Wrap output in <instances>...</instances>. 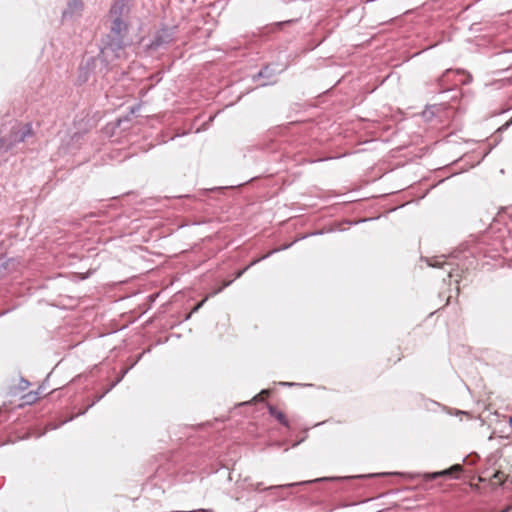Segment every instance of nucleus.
<instances>
[{
    "label": "nucleus",
    "mask_w": 512,
    "mask_h": 512,
    "mask_svg": "<svg viewBox=\"0 0 512 512\" xmlns=\"http://www.w3.org/2000/svg\"><path fill=\"white\" fill-rule=\"evenodd\" d=\"M329 479H330V478L322 477V478L316 479L315 481H326V480H329Z\"/></svg>",
    "instance_id": "obj_21"
},
{
    "label": "nucleus",
    "mask_w": 512,
    "mask_h": 512,
    "mask_svg": "<svg viewBox=\"0 0 512 512\" xmlns=\"http://www.w3.org/2000/svg\"><path fill=\"white\" fill-rule=\"evenodd\" d=\"M205 299L202 300L195 308H194V311L198 310L204 303Z\"/></svg>",
    "instance_id": "obj_18"
},
{
    "label": "nucleus",
    "mask_w": 512,
    "mask_h": 512,
    "mask_svg": "<svg viewBox=\"0 0 512 512\" xmlns=\"http://www.w3.org/2000/svg\"><path fill=\"white\" fill-rule=\"evenodd\" d=\"M24 398L26 399V403H32V402L36 401L38 397H37V393H35L33 395L30 393V394L26 395Z\"/></svg>",
    "instance_id": "obj_13"
},
{
    "label": "nucleus",
    "mask_w": 512,
    "mask_h": 512,
    "mask_svg": "<svg viewBox=\"0 0 512 512\" xmlns=\"http://www.w3.org/2000/svg\"><path fill=\"white\" fill-rule=\"evenodd\" d=\"M281 384L284 385V386H292V385H294L293 383H289V382H283Z\"/></svg>",
    "instance_id": "obj_20"
},
{
    "label": "nucleus",
    "mask_w": 512,
    "mask_h": 512,
    "mask_svg": "<svg viewBox=\"0 0 512 512\" xmlns=\"http://www.w3.org/2000/svg\"><path fill=\"white\" fill-rule=\"evenodd\" d=\"M177 38V26H163L157 30L151 42L146 45L148 50L157 51L159 49H166Z\"/></svg>",
    "instance_id": "obj_2"
},
{
    "label": "nucleus",
    "mask_w": 512,
    "mask_h": 512,
    "mask_svg": "<svg viewBox=\"0 0 512 512\" xmlns=\"http://www.w3.org/2000/svg\"><path fill=\"white\" fill-rule=\"evenodd\" d=\"M453 269L451 268L449 271H448V277H453Z\"/></svg>",
    "instance_id": "obj_19"
},
{
    "label": "nucleus",
    "mask_w": 512,
    "mask_h": 512,
    "mask_svg": "<svg viewBox=\"0 0 512 512\" xmlns=\"http://www.w3.org/2000/svg\"><path fill=\"white\" fill-rule=\"evenodd\" d=\"M306 483H308V482L304 481V482H298V483H290L287 485H275V486L266 487V488H264V490L279 489V488H284V487H293V486H297V485H303Z\"/></svg>",
    "instance_id": "obj_12"
},
{
    "label": "nucleus",
    "mask_w": 512,
    "mask_h": 512,
    "mask_svg": "<svg viewBox=\"0 0 512 512\" xmlns=\"http://www.w3.org/2000/svg\"><path fill=\"white\" fill-rule=\"evenodd\" d=\"M83 8L82 0H70L67 8L63 11V19L72 18L75 15H79Z\"/></svg>",
    "instance_id": "obj_5"
},
{
    "label": "nucleus",
    "mask_w": 512,
    "mask_h": 512,
    "mask_svg": "<svg viewBox=\"0 0 512 512\" xmlns=\"http://www.w3.org/2000/svg\"><path fill=\"white\" fill-rule=\"evenodd\" d=\"M232 281L225 282L222 287H220L217 291L214 292V294L221 292L224 288L228 287Z\"/></svg>",
    "instance_id": "obj_17"
},
{
    "label": "nucleus",
    "mask_w": 512,
    "mask_h": 512,
    "mask_svg": "<svg viewBox=\"0 0 512 512\" xmlns=\"http://www.w3.org/2000/svg\"><path fill=\"white\" fill-rule=\"evenodd\" d=\"M509 425H510V427L512 428V416H511V417H510V419H509Z\"/></svg>",
    "instance_id": "obj_22"
},
{
    "label": "nucleus",
    "mask_w": 512,
    "mask_h": 512,
    "mask_svg": "<svg viewBox=\"0 0 512 512\" xmlns=\"http://www.w3.org/2000/svg\"><path fill=\"white\" fill-rule=\"evenodd\" d=\"M472 81V76L462 69H446L445 72L438 79V92L443 93L446 91L454 90L460 85L469 84Z\"/></svg>",
    "instance_id": "obj_1"
},
{
    "label": "nucleus",
    "mask_w": 512,
    "mask_h": 512,
    "mask_svg": "<svg viewBox=\"0 0 512 512\" xmlns=\"http://www.w3.org/2000/svg\"><path fill=\"white\" fill-rule=\"evenodd\" d=\"M269 72H270V68L268 66L264 67L259 73H258V77H266L269 75Z\"/></svg>",
    "instance_id": "obj_14"
},
{
    "label": "nucleus",
    "mask_w": 512,
    "mask_h": 512,
    "mask_svg": "<svg viewBox=\"0 0 512 512\" xmlns=\"http://www.w3.org/2000/svg\"><path fill=\"white\" fill-rule=\"evenodd\" d=\"M128 11V8H127V5L125 4V2L123 0H119V1H116L111 9H110V16L113 18V19H117V18H120L122 19V16L124 14H126Z\"/></svg>",
    "instance_id": "obj_9"
},
{
    "label": "nucleus",
    "mask_w": 512,
    "mask_h": 512,
    "mask_svg": "<svg viewBox=\"0 0 512 512\" xmlns=\"http://www.w3.org/2000/svg\"><path fill=\"white\" fill-rule=\"evenodd\" d=\"M426 261L427 264L432 267H444L445 265H452L451 263L446 262V257L444 255L428 258Z\"/></svg>",
    "instance_id": "obj_11"
},
{
    "label": "nucleus",
    "mask_w": 512,
    "mask_h": 512,
    "mask_svg": "<svg viewBox=\"0 0 512 512\" xmlns=\"http://www.w3.org/2000/svg\"><path fill=\"white\" fill-rule=\"evenodd\" d=\"M124 38L107 35V40L101 49V55L105 61L121 58L124 53Z\"/></svg>",
    "instance_id": "obj_4"
},
{
    "label": "nucleus",
    "mask_w": 512,
    "mask_h": 512,
    "mask_svg": "<svg viewBox=\"0 0 512 512\" xmlns=\"http://www.w3.org/2000/svg\"><path fill=\"white\" fill-rule=\"evenodd\" d=\"M292 246V243L290 244H286L280 248H277V249H273L271 250L270 252H268L266 255L260 257V258H257V259H254L249 265H247L246 267H244L243 269L239 270L236 275H235V278H240L250 267L254 266L255 264H257L258 262L268 258L269 256H271L273 253L275 252H278V251H281V250H285V249H288L289 247Z\"/></svg>",
    "instance_id": "obj_7"
},
{
    "label": "nucleus",
    "mask_w": 512,
    "mask_h": 512,
    "mask_svg": "<svg viewBox=\"0 0 512 512\" xmlns=\"http://www.w3.org/2000/svg\"><path fill=\"white\" fill-rule=\"evenodd\" d=\"M261 486H262V483L261 482H257V483L250 484L249 487L253 491H260L261 490Z\"/></svg>",
    "instance_id": "obj_15"
},
{
    "label": "nucleus",
    "mask_w": 512,
    "mask_h": 512,
    "mask_svg": "<svg viewBox=\"0 0 512 512\" xmlns=\"http://www.w3.org/2000/svg\"><path fill=\"white\" fill-rule=\"evenodd\" d=\"M128 30L127 23H125L122 19L117 18L112 20L111 30L108 35L112 36H120L122 38L125 37Z\"/></svg>",
    "instance_id": "obj_6"
},
{
    "label": "nucleus",
    "mask_w": 512,
    "mask_h": 512,
    "mask_svg": "<svg viewBox=\"0 0 512 512\" xmlns=\"http://www.w3.org/2000/svg\"><path fill=\"white\" fill-rule=\"evenodd\" d=\"M268 394H269V392H268L267 390H262V391L260 392V394H259V395H257V396L255 397V399H258V398H259L260 400H262V399H263V397H264V396H267Z\"/></svg>",
    "instance_id": "obj_16"
},
{
    "label": "nucleus",
    "mask_w": 512,
    "mask_h": 512,
    "mask_svg": "<svg viewBox=\"0 0 512 512\" xmlns=\"http://www.w3.org/2000/svg\"><path fill=\"white\" fill-rule=\"evenodd\" d=\"M33 135L32 125L27 123L23 126L15 125L10 130L8 138H0V146L5 150L12 149L16 144L24 142L27 138Z\"/></svg>",
    "instance_id": "obj_3"
},
{
    "label": "nucleus",
    "mask_w": 512,
    "mask_h": 512,
    "mask_svg": "<svg viewBox=\"0 0 512 512\" xmlns=\"http://www.w3.org/2000/svg\"><path fill=\"white\" fill-rule=\"evenodd\" d=\"M268 411H269V414L272 417H274L275 419H277V421H279L282 425H284L286 427L289 426V422L283 412L279 411L276 407H274L272 405L268 406Z\"/></svg>",
    "instance_id": "obj_10"
},
{
    "label": "nucleus",
    "mask_w": 512,
    "mask_h": 512,
    "mask_svg": "<svg viewBox=\"0 0 512 512\" xmlns=\"http://www.w3.org/2000/svg\"><path fill=\"white\" fill-rule=\"evenodd\" d=\"M462 471V466L460 464L453 465L449 469H445L442 471L426 474L425 477L427 480L436 479L439 477H447L452 476L454 473H459Z\"/></svg>",
    "instance_id": "obj_8"
}]
</instances>
